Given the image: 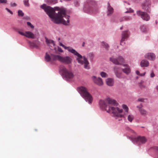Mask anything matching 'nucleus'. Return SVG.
<instances>
[{
    "label": "nucleus",
    "mask_w": 158,
    "mask_h": 158,
    "mask_svg": "<svg viewBox=\"0 0 158 158\" xmlns=\"http://www.w3.org/2000/svg\"><path fill=\"white\" fill-rule=\"evenodd\" d=\"M41 7L54 23H62L64 25L69 24V16L66 15V10L64 8L56 7L54 9L50 6H46L45 4L41 5Z\"/></svg>",
    "instance_id": "1"
},
{
    "label": "nucleus",
    "mask_w": 158,
    "mask_h": 158,
    "mask_svg": "<svg viewBox=\"0 0 158 158\" xmlns=\"http://www.w3.org/2000/svg\"><path fill=\"white\" fill-rule=\"evenodd\" d=\"M99 105L102 109L108 113H112L114 116L120 117L123 116V115L121 114L122 112V109L111 106L117 105L116 102L114 99L108 98L104 100H101L99 101Z\"/></svg>",
    "instance_id": "2"
},
{
    "label": "nucleus",
    "mask_w": 158,
    "mask_h": 158,
    "mask_svg": "<svg viewBox=\"0 0 158 158\" xmlns=\"http://www.w3.org/2000/svg\"><path fill=\"white\" fill-rule=\"evenodd\" d=\"M60 45L63 47L64 49H67L69 52L73 54L74 55L77 56V60L78 63L81 64H84V68L86 69H88L89 68L88 65L89 63L87 59L84 56L82 57L81 55L78 53L75 49L70 47L65 46L61 43H60Z\"/></svg>",
    "instance_id": "3"
},
{
    "label": "nucleus",
    "mask_w": 158,
    "mask_h": 158,
    "mask_svg": "<svg viewBox=\"0 0 158 158\" xmlns=\"http://www.w3.org/2000/svg\"><path fill=\"white\" fill-rule=\"evenodd\" d=\"M77 91L86 102L89 104L92 103L93 98L91 95L88 92L87 89L83 86L78 87Z\"/></svg>",
    "instance_id": "4"
},
{
    "label": "nucleus",
    "mask_w": 158,
    "mask_h": 158,
    "mask_svg": "<svg viewBox=\"0 0 158 158\" xmlns=\"http://www.w3.org/2000/svg\"><path fill=\"white\" fill-rule=\"evenodd\" d=\"M51 56L53 60H58L59 61L65 64H71L72 61V58L69 56H62L60 55H52Z\"/></svg>",
    "instance_id": "5"
},
{
    "label": "nucleus",
    "mask_w": 158,
    "mask_h": 158,
    "mask_svg": "<svg viewBox=\"0 0 158 158\" xmlns=\"http://www.w3.org/2000/svg\"><path fill=\"white\" fill-rule=\"evenodd\" d=\"M60 70L63 75L66 78L70 79L73 77V75L72 72L67 70L64 66H61L60 67Z\"/></svg>",
    "instance_id": "6"
},
{
    "label": "nucleus",
    "mask_w": 158,
    "mask_h": 158,
    "mask_svg": "<svg viewBox=\"0 0 158 158\" xmlns=\"http://www.w3.org/2000/svg\"><path fill=\"white\" fill-rule=\"evenodd\" d=\"M151 2L150 0H145L142 5V8L145 10L150 13L151 11Z\"/></svg>",
    "instance_id": "7"
},
{
    "label": "nucleus",
    "mask_w": 158,
    "mask_h": 158,
    "mask_svg": "<svg viewBox=\"0 0 158 158\" xmlns=\"http://www.w3.org/2000/svg\"><path fill=\"white\" fill-rule=\"evenodd\" d=\"M18 32L21 35L24 36L28 38L32 39L35 38V36L34 34L30 31H26L25 33H24L22 31H19Z\"/></svg>",
    "instance_id": "8"
},
{
    "label": "nucleus",
    "mask_w": 158,
    "mask_h": 158,
    "mask_svg": "<svg viewBox=\"0 0 158 158\" xmlns=\"http://www.w3.org/2000/svg\"><path fill=\"white\" fill-rule=\"evenodd\" d=\"M137 14L138 15L141 16V18L145 20L148 21L150 19L149 16L146 12L138 10L137 11Z\"/></svg>",
    "instance_id": "9"
},
{
    "label": "nucleus",
    "mask_w": 158,
    "mask_h": 158,
    "mask_svg": "<svg viewBox=\"0 0 158 158\" xmlns=\"http://www.w3.org/2000/svg\"><path fill=\"white\" fill-rule=\"evenodd\" d=\"M129 35V32L128 31H123L122 33V39L120 42V44L122 46L124 45L125 43L124 42L125 39H127Z\"/></svg>",
    "instance_id": "10"
},
{
    "label": "nucleus",
    "mask_w": 158,
    "mask_h": 158,
    "mask_svg": "<svg viewBox=\"0 0 158 158\" xmlns=\"http://www.w3.org/2000/svg\"><path fill=\"white\" fill-rule=\"evenodd\" d=\"M110 60L114 64H119L123 62L124 59L121 56H119L117 59L111 57L110 58Z\"/></svg>",
    "instance_id": "11"
},
{
    "label": "nucleus",
    "mask_w": 158,
    "mask_h": 158,
    "mask_svg": "<svg viewBox=\"0 0 158 158\" xmlns=\"http://www.w3.org/2000/svg\"><path fill=\"white\" fill-rule=\"evenodd\" d=\"M147 139L144 136H138L135 138L134 141L138 143H144L147 141Z\"/></svg>",
    "instance_id": "12"
},
{
    "label": "nucleus",
    "mask_w": 158,
    "mask_h": 158,
    "mask_svg": "<svg viewBox=\"0 0 158 158\" xmlns=\"http://www.w3.org/2000/svg\"><path fill=\"white\" fill-rule=\"evenodd\" d=\"M94 82L99 85H102L103 84V82L102 79L100 77H96L95 76H93L92 77Z\"/></svg>",
    "instance_id": "13"
},
{
    "label": "nucleus",
    "mask_w": 158,
    "mask_h": 158,
    "mask_svg": "<svg viewBox=\"0 0 158 158\" xmlns=\"http://www.w3.org/2000/svg\"><path fill=\"white\" fill-rule=\"evenodd\" d=\"M145 57L149 60H154L155 59V55L152 53H149L146 54Z\"/></svg>",
    "instance_id": "14"
},
{
    "label": "nucleus",
    "mask_w": 158,
    "mask_h": 158,
    "mask_svg": "<svg viewBox=\"0 0 158 158\" xmlns=\"http://www.w3.org/2000/svg\"><path fill=\"white\" fill-rule=\"evenodd\" d=\"M96 4L95 1L92 0H87L86 2L85 7L91 6H94Z\"/></svg>",
    "instance_id": "15"
},
{
    "label": "nucleus",
    "mask_w": 158,
    "mask_h": 158,
    "mask_svg": "<svg viewBox=\"0 0 158 158\" xmlns=\"http://www.w3.org/2000/svg\"><path fill=\"white\" fill-rule=\"evenodd\" d=\"M124 66L126 67L122 69L123 72L127 74H129L131 71L129 66L127 64H124Z\"/></svg>",
    "instance_id": "16"
},
{
    "label": "nucleus",
    "mask_w": 158,
    "mask_h": 158,
    "mask_svg": "<svg viewBox=\"0 0 158 158\" xmlns=\"http://www.w3.org/2000/svg\"><path fill=\"white\" fill-rule=\"evenodd\" d=\"M108 12L107 13V15L108 16L110 15L113 12V9L112 7L110 6V4L109 3H108Z\"/></svg>",
    "instance_id": "17"
},
{
    "label": "nucleus",
    "mask_w": 158,
    "mask_h": 158,
    "mask_svg": "<svg viewBox=\"0 0 158 158\" xmlns=\"http://www.w3.org/2000/svg\"><path fill=\"white\" fill-rule=\"evenodd\" d=\"M46 44L49 46H52L55 45V43L54 41L52 40H49L46 37L45 38Z\"/></svg>",
    "instance_id": "18"
},
{
    "label": "nucleus",
    "mask_w": 158,
    "mask_h": 158,
    "mask_svg": "<svg viewBox=\"0 0 158 158\" xmlns=\"http://www.w3.org/2000/svg\"><path fill=\"white\" fill-rule=\"evenodd\" d=\"M106 83L107 85L109 86H112L114 83V80L112 78H108L106 81Z\"/></svg>",
    "instance_id": "19"
},
{
    "label": "nucleus",
    "mask_w": 158,
    "mask_h": 158,
    "mask_svg": "<svg viewBox=\"0 0 158 158\" xmlns=\"http://www.w3.org/2000/svg\"><path fill=\"white\" fill-rule=\"evenodd\" d=\"M30 46L33 48H37L39 47V41H34L33 42L30 43Z\"/></svg>",
    "instance_id": "20"
},
{
    "label": "nucleus",
    "mask_w": 158,
    "mask_h": 158,
    "mask_svg": "<svg viewBox=\"0 0 158 158\" xmlns=\"http://www.w3.org/2000/svg\"><path fill=\"white\" fill-rule=\"evenodd\" d=\"M149 63L146 60H142L140 63V65L141 67H147L149 65Z\"/></svg>",
    "instance_id": "21"
},
{
    "label": "nucleus",
    "mask_w": 158,
    "mask_h": 158,
    "mask_svg": "<svg viewBox=\"0 0 158 158\" xmlns=\"http://www.w3.org/2000/svg\"><path fill=\"white\" fill-rule=\"evenodd\" d=\"M53 54H51V56H50L49 55H48L47 53H46V55L45 56V59L46 60L48 61H49L51 59H52V60L53 59L52 58L51 56Z\"/></svg>",
    "instance_id": "22"
},
{
    "label": "nucleus",
    "mask_w": 158,
    "mask_h": 158,
    "mask_svg": "<svg viewBox=\"0 0 158 158\" xmlns=\"http://www.w3.org/2000/svg\"><path fill=\"white\" fill-rule=\"evenodd\" d=\"M139 111L141 114L142 115H145L147 114V111L143 109H139Z\"/></svg>",
    "instance_id": "23"
},
{
    "label": "nucleus",
    "mask_w": 158,
    "mask_h": 158,
    "mask_svg": "<svg viewBox=\"0 0 158 158\" xmlns=\"http://www.w3.org/2000/svg\"><path fill=\"white\" fill-rule=\"evenodd\" d=\"M134 118V117L132 115H129L127 117V119L128 120L131 122H132Z\"/></svg>",
    "instance_id": "24"
},
{
    "label": "nucleus",
    "mask_w": 158,
    "mask_h": 158,
    "mask_svg": "<svg viewBox=\"0 0 158 158\" xmlns=\"http://www.w3.org/2000/svg\"><path fill=\"white\" fill-rule=\"evenodd\" d=\"M114 72L116 76L118 78H120L121 77V74L118 73L115 69V68L114 69Z\"/></svg>",
    "instance_id": "25"
},
{
    "label": "nucleus",
    "mask_w": 158,
    "mask_h": 158,
    "mask_svg": "<svg viewBox=\"0 0 158 158\" xmlns=\"http://www.w3.org/2000/svg\"><path fill=\"white\" fill-rule=\"evenodd\" d=\"M100 74L101 77H107V74L103 72H101Z\"/></svg>",
    "instance_id": "26"
},
{
    "label": "nucleus",
    "mask_w": 158,
    "mask_h": 158,
    "mask_svg": "<svg viewBox=\"0 0 158 158\" xmlns=\"http://www.w3.org/2000/svg\"><path fill=\"white\" fill-rule=\"evenodd\" d=\"M141 29L143 32H145L147 31V28L146 26H142L141 27Z\"/></svg>",
    "instance_id": "27"
},
{
    "label": "nucleus",
    "mask_w": 158,
    "mask_h": 158,
    "mask_svg": "<svg viewBox=\"0 0 158 158\" xmlns=\"http://www.w3.org/2000/svg\"><path fill=\"white\" fill-rule=\"evenodd\" d=\"M102 46L105 47L106 49H108L109 47V46L108 44L104 42H102Z\"/></svg>",
    "instance_id": "28"
},
{
    "label": "nucleus",
    "mask_w": 158,
    "mask_h": 158,
    "mask_svg": "<svg viewBox=\"0 0 158 158\" xmlns=\"http://www.w3.org/2000/svg\"><path fill=\"white\" fill-rule=\"evenodd\" d=\"M123 108L126 112H128V108L126 105H123Z\"/></svg>",
    "instance_id": "29"
},
{
    "label": "nucleus",
    "mask_w": 158,
    "mask_h": 158,
    "mask_svg": "<svg viewBox=\"0 0 158 158\" xmlns=\"http://www.w3.org/2000/svg\"><path fill=\"white\" fill-rule=\"evenodd\" d=\"M18 15L19 16H23L24 15V13L21 10H19L18 11Z\"/></svg>",
    "instance_id": "30"
},
{
    "label": "nucleus",
    "mask_w": 158,
    "mask_h": 158,
    "mask_svg": "<svg viewBox=\"0 0 158 158\" xmlns=\"http://www.w3.org/2000/svg\"><path fill=\"white\" fill-rule=\"evenodd\" d=\"M24 3L26 6H29L28 0H24Z\"/></svg>",
    "instance_id": "31"
},
{
    "label": "nucleus",
    "mask_w": 158,
    "mask_h": 158,
    "mask_svg": "<svg viewBox=\"0 0 158 158\" xmlns=\"http://www.w3.org/2000/svg\"><path fill=\"white\" fill-rule=\"evenodd\" d=\"M27 24L28 26H30L31 28H33L34 27V26L29 22H27Z\"/></svg>",
    "instance_id": "32"
},
{
    "label": "nucleus",
    "mask_w": 158,
    "mask_h": 158,
    "mask_svg": "<svg viewBox=\"0 0 158 158\" xmlns=\"http://www.w3.org/2000/svg\"><path fill=\"white\" fill-rule=\"evenodd\" d=\"M7 1L6 0H0V3H6Z\"/></svg>",
    "instance_id": "33"
},
{
    "label": "nucleus",
    "mask_w": 158,
    "mask_h": 158,
    "mask_svg": "<svg viewBox=\"0 0 158 158\" xmlns=\"http://www.w3.org/2000/svg\"><path fill=\"white\" fill-rule=\"evenodd\" d=\"M127 130L128 131H130L132 133H134V131L132 130L131 129H130V128H129V127L127 128Z\"/></svg>",
    "instance_id": "34"
},
{
    "label": "nucleus",
    "mask_w": 158,
    "mask_h": 158,
    "mask_svg": "<svg viewBox=\"0 0 158 158\" xmlns=\"http://www.w3.org/2000/svg\"><path fill=\"white\" fill-rule=\"evenodd\" d=\"M6 10L7 11H8V12H9V13H10L11 14H13V12L12 11H10L9 9H8V8H6Z\"/></svg>",
    "instance_id": "35"
},
{
    "label": "nucleus",
    "mask_w": 158,
    "mask_h": 158,
    "mask_svg": "<svg viewBox=\"0 0 158 158\" xmlns=\"http://www.w3.org/2000/svg\"><path fill=\"white\" fill-rule=\"evenodd\" d=\"M151 77H154L155 76V74L153 72H152L151 73Z\"/></svg>",
    "instance_id": "36"
},
{
    "label": "nucleus",
    "mask_w": 158,
    "mask_h": 158,
    "mask_svg": "<svg viewBox=\"0 0 158 158\" xmlns=\"http://www.w3.org/2000/svg\"><path fill=\"white\" fill-rule=\"evenodd\" d=\"M10 4H11V5L12 6H15L16 5V4L15 3H12Z\"/></svg>",
    "instance_id": "37"
},
{
    "label": "nucleus",
    "mask_w": 158,
    "mask_h": 158,
    "mask_svg": "<svg viewBox=\"0 0 158 158\" xmlns=\"http://www.w3.org/2000/svg\"><path fill=\"white\" fill-rule=\"evenodd\" d=\"M138 101L139 102H143V98H139Z\"/></svg>",
    "instance_id": "38"
},
{
    "label": "nucleus",
    "mask_w": 158,
    "mask_h": 158,
    "mask_svg": "<svg viewBox=\"0 0 158 158\" xmlns=\"http://www.w3.org/2000/svg\"><path fill=\"white\" fill-rule=\"evenodd\" d=\"M133 12V10H132L130 9L129 10H127L125 12L127 13L128 12Z\"/></svg>",
    "instance_id": "39"
},
{
    "label": "nucleus",
    "mask_w": 158,
    "mask_h": 158,
    "mask_svg": "<svg viewBox=\"0 0 158 158\" xmlns=\"http://www.w3.org/2000/svg\"><path fill=\"white\" fill-rule=\"evenodd\" d=\"M139 86L141 88H144L145 87V86L144 85H142L141 84H139Z\"/></svg>",
    "instance_id": "40"
},
{
    "label": "nucleus",
    "mask_w": 158,
    "mask_h": 158,
    "mask_svg": "<svg viewBox=\"0 0 158 158\" xmlns=\"http://www.w3.org/2000/svg\"><path fill=\"white\" fill-rule=\"evenodd\" d=\"M136 73L137 75H140V73H139V72L138 71V70H137L136 72Z\"/></svg>",
    "instance_id": "41"
},
{
    "label": "nucleus",
    "mask_w": 158,
    "mask_h": 158,
    "mask_svg": "<svg viewBox=\"0 0 158 158\" xmlns=\"http://www.w3.org/2000/svg\"><path fill=\"white\" fill-rule=\"evenodd\" d=\"M145 73H140V75H139L141 76H144L145 75Z\"/></svg>",
    "instance_id": "42"
},
{
    "label": "nucleus",
    "mask_w": 158,
    "mask_h": 158,
    "mask_svg": "<svg viewBox=\"0 0 158 158\" xmlns=\"http://www.w3.org/2000/svg\"><path fill=\"white\" fill-rule=\"evenodd\" d=\"M125 19H126V20H128L130 19V18L129 17H126Z\"/></svg>",
    "instance_id": "43"
},
{
    "label": "nucleus",
    "mask_w": 158,
    "mask_h": 158,
    "mask_svg": "<svg viewBox=\"0 0 158 158\" xmlns=\"http://www.w3.org/2000/svg\"><path fill=\"white\" fill-rule=\"evenodd\" d=\"M142 107V106L141 105L140 106H137V108H141Z\"/></svg>",
    "instance_id": "44"
},
{
    "label": "nucleus",
    "mask_w": 158,
    "mask_h": 158,
    "mask_svg": "<svg viewBox=\"0 0 158 158\" xmlns=\"http://www.w3.org/2000/svg\"><path fill=\"white\" fill-rule=\"evenodd\" d=\"M59 51L60 52H63L61 48L59 49Z\"/></svg>",
    "instance_id": "45"
},
{
    "label": "nucleus",
    "mask_w": 158,
    "mask_h": 158,
    "mask_svg": "<svg viewBox=\"0 0 158 158\" xmlns=\"http://www.w3.org/2000/svg\"><path fill=\"white\" fill-rule=\"evenodd\" d=\"M85 44V43L84 42H83L82 43V46L83 47H84V46Z\"/></svg>",
    "instance_id": "46"
},
{
    "label": "nucleus",
    "mask_w": 158,
    "mask_h": 158,
    "mask_svg": "<svg viewBox=\"0 0 158 158\" xmlns=\"http://www.w3.org/2000/svg\"><path fill=\"white\" fill-rule=\"evenodd\" d=\"M156 89L158 91V85L156 87Z\"/></svg>",
    "instance_id": "47"
},
{
    "label": "nucleus",
    "mask_w": 158,
    "mask_h": 158,
    "mask_svg": "<svg viewBox=\"0 0 158 158\" xmlns=\"http://www.w3.org/2000/svg\"><path fill=\"white\" fill-rule=\"evenodd\" d=\"M120 29L121 30H122V29H123V27H121Z\"/></svg>",
    "instance_id": "48"
},
{
    "label": "nucleus",
    "mask_w": 158,
    "mask_h": 158,
    "mask_svg": "<svg viewBox=\"0 0 158 158\" xmlns=\"http://www.w3.org/2000/svg\"><path fill=\"white\" fill-rule=\"evenodd\" d=\"M156 24H157V22L156 21Z\"/></svg>",
    "instance_id": "49"
}]
</instances>
